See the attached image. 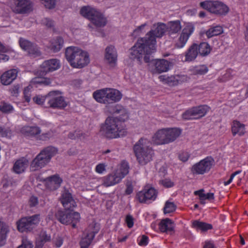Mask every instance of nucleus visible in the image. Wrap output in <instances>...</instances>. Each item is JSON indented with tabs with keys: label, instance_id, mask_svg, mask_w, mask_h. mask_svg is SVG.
I'll list each match as a JSON object with an SVG mask.
<instances>
[{
	"label": "nucleus",
	"instance_id": "f257e3e1",
	"mask_svg": "<svg viewBox=\"0 0 248 248\" xmlns=\"http://www.w3.org/2000/svg\"><path fill=\"white\" fill-rule=\"evenodd\" d=\"M166 31H167V26L165 23L158 22L154 24L152 29L146 34L144 37L138 40L135 45L133 54L140 58L141 55L145 52V46L149 47V50L147 49L146 50L147 53L152 52L155 47L156 38L162 37Z\"/></svg>",
	"mask_w": 248,
	"mask_h": 248
},
{
	"label": "nucleus",
	"instance_id": "f03ea898",
	"mask_svg": "<svg viewBox=\"0 0 248 248\" xmlns=\"http://www.w3.org/2000/svg\"><path fill=\"white\" fill-rule=\"evenodd\" d=\"M150 144L149 140L141 138L133 147L137 160L141 165H145L153 159L155 152Z\"/></svg>",
	"mask_w": 248,
	"mask_h": 248
},
{
	"label": "nucleus",
	"instance_id": "7ed1b4c3",
	"mask_svg": "<svg viewBox=\"0 0 248 248\" xmlns=\"http://www.w3.org/2000/svg\"><path fill=\"white\" fill-rule=\"evenodd\" d=\"M123 121L117 117H108L104 124H102L100 133L108 139H114L123 137L124 129L121 127Z\"/></svg>",
	"mask_w": 248,
	"mask_h": 248
},
{
	"label": "nucleus",
	"instance_id": "20e7f679",
	"mask_svg": "<svg viewBox=\"0 0 248 248\" xmlns=\"http://www.w3.org/2000/svg\"><path fill=\"white\" fill-rule=\"evenodd\" d=\"M65 56L67 61L74 68H81L90 62L88 53L77 46H69L65 49Z\"/></svg>",
	"mask_w": 248,
	"mask_h": 248
},
{
	"label": "nucleus",
	"instance_id": "39448f33",
	"mask_svg": "<svg viewBox=\"0 0 248 248\" xmlns=\"http://www.w3.org/2000/svg\"><path fill=\"white\" fill-rule=\"evenodd\" d=\"M182 132V130L178 127L162 128L155 133L152 137V141L156 145L169 144L178 138Z\"/></svg>",
	"mask_w": 248,
	"mask_h": 248
},
{
	"label": "nucleus",
	"instance_id": "423d86ee",
	"mask_svg": "<svg viewBox=\"0 0 248 248\" xmlns=\"http://www.w3.org/2000/svg\"><path fill=\"white\" fill-rule=\"evenodd\" d=\"M93 97L97 102L108 106L119 102L122 94L116 89L105 88L95 91L93 93Z\"/></svg>",
	"mask_w": 248,
	"mask_h": 248
},
{
	"label": "nucleus",
	"instance_id": "0eeeda50",
	"mask_svg": "<svg viewBox=\"0 0 248 248\" xmlns=\"http://www.w3.org/2000/svg\"><path fill=\"white\" fill-rule=\"evenodd\" d=\"M58 153L57 148L49 146L42 150L31 161L30 169L34 171L45 167Z\"/></svg>",
	"mask_w": 248,
	"mask_h": 248
},
{
	"label": "nucleus",
	"instance_id": "6e6552de",
	"mask_svg": "<svg viewBox=\"0 0 248 248\" xmlns=\"http://www.w3.org/2000/svg\"><path fill=\"white\" fill-rule=\"evenodd\" d=\"M80 14L89 19L96 27H103L107 24V19L103 15L95 9L90 6H84L80 11Z\"/></svg>",
	"mask_w": 248,
	"mask_h": 248
},
{
	"label": "nucleus",
	"instance_id": "1a4fd4ad",
	"mask_svg": "<svg viewBox=\"0 0 248 248\" xmlns=\"http://www.w3.org/2000/svg\"><path fill=\"white\" fill-rule=\"evenodd\" d=\"M73 209L59 210L55 213L56 219L64 225L71 224L73 228H77V224L80 219L78 212H73Z\"/></svg>",
	"mask_w": 248,
	"mask_h": 248
},
{
	"label": "nucleus",
	"instance_id": "9d476101",
	"mask_svg": "<svg viewBox=\"0 0 248 248\" xmlns=\"http://www.w3.org/2000/svg\"><path fill=\"white\" fill-rule=\"evenodd\" d=\"M40 221L39 214L22 217L16 222L17 228L22 232H30L37 227Z\"/></svg>",
	"mask_w": 248,
	"mask_h": 248
},
{
	"label": "nucleus",
	"instance_id": "9b49d317",
	"mask_svg": "<svg viewBox=\"0 0 248 248\" xmlns=\"http://www.w3.org/2000/svg\"><path fill=\"white\" fill-rule=\"evenodd\" d=\"M200 5L203 9L216 15L225 14L229 11V8L222 2L218 1H204L201 2Z\"/></svg>",
	"mask_w": 248,
	"mask_h": 248
},
{
	"label": "nucleus",
	"instance_id": "f8f14e48",
	"mask_svg": "<svg viewBox=\"0 0 248 248\" xmlns=\"http://www.w3.org/2000/svg\"><path fill=\"white\" fill-rule=\"evenodd\" d=\"M59 91H52L46 95V103L49 107L62 108L66 107L67 103Z\"/></svg>",
	"mask_w": 248,
	"mask_h": 248
},
{
	"label": "nucleus",
	"instance_id": "ddd939ff",
	"mask_svg": "<svg viewBox=\"0 0 248 248\" xmlns=\"http://www.w3.org/2000/svg\"><path fill=\"white\" fill-rule=\"evenodd\" d=\"M214 159L211 156H207L194 164L191 169L193 174H203L209 171L214 164Z\"/></svg>",
	"mask_w": 248,
	"mask_h": 248
},
{
	"label": "nucleus",
	"instance_id": "4468645a",
	"mask_svg": "<svg viewBox=\"0 0 248 248\" xmlns=\"http://www.w3.org/2000/svg\"><path fill=\"white\" fill-rule=\"evenodd\" d=\"M209 109L210 108L207 105L192 107L184 112L182 117L185 120L199 119L204 116L209 111Z\"/></svg>",
	"mask_w": 248,
	"mask_h": 248
},
{
	"label": "nucleus",
	"instance_id": "2eb2a0df",
	"mask_svg": "<svg viewBox=\"0 0 248 248\" xmlns=\"http://www.w3.org/2000/svg\"><path fill=\"white\" fill-rule=\"evenodd\" d=\"M157 193L155 189L149 186H146L141 190L137 193L136 198L140 203H145L149 201H155Z\"/></svg>",
	"mask_w": 248,
	"mask_h": 248
},
{
	"label": "nucleus",
	"instance_id": "dca6fc26",
	"mask_svg": "<svg viewBox=\"0 0 248 248\" xmlns=\"http://www.w3.org/2000/svg\"><path fill=\"white\" fill-rule=\"evenodd\" d=\"M60 67V62L56 59L45 61L40 66L39 75L45 76L47 73L58 70Z\"/></svg>",
	"mask_w": 248,
	"mask_h": 248
},
{
	"label": "nucleus",
	"instance_id": "f3484780",
	"mask_svg": "<svg viewBox=\"0 0 248 248\" xmlns=\"http://www.w3.org/2000/svg\"><path fill=\"white\" fill-rule=\"evenodd\" d=\"M32 4L30 0H14L13 11L18 14H25L32 10Z\"/></svg>",
	"mask_w": 248,
	"mask_h": 248
},
{
	"label": "nucleus",
	"instance_id": "a211bd4d",
	"mask_svg": "<svg viewBox=\"0 0 248 248\" xmlns=\"http://www.w3.org/2000/svg\"><path fill=\"white\" fill-rule=\"evenodd\" d=\"M60 201L65 209H73L77 206L76 202L68 189L62 191Z\"/></svg>",
	"mask_w": 248,
	"mask_h": 248
},
{
	"label": "nucleus",
	"instance_id": "6ab92c4d",
	"mask_svg": "<svg viewBox=\"0 0 248 248\" xmlns=\"http://www.w3.org/2000/svg\"><path fill=\"white\" fill-rule=\"evenodd\" d=\"M43 181L45 182L46 189L50 191H54L60 187L62 179L59 174H56L45 178Z\"/></svg>",
	"mask_w": 248,
	"mask_h": 248
},
{
	"label": "nucleus",
	"instance_id": "aec40b11",
	"mask_svg": "<svg viewBox=\"0 0 248 248\" xmlns=\"http://www.w3.org/2000/svg\"><path fill=\"white\" fill-rule=\"evenodd\" d=\"M170 62L164 59L155 61L151 66L150 71L153 74H159L169 70Z\"/></svg>",
	"mask_w": 248,
	"mask_h": 248
},
{
	"label": "nucleus",
	"instance_id": "412c9836",
	"mask_svg": "<svg viewBox=\"0 0 248 248\" xmlns=\"http://www.w3.org/2000/svg\"><path fill=\"white\" fill-rule=\"evenodd\" d=\"M124 176V174L121 172L108 174L102 178V185L105 187H108L118 183Z\"/></svg>",
	"mask_w": 248,
	"mask_h": 248
},
{
	"label": "nucleus",
	"instance_id": "4be33fe9",
	"mask_svg": "<svg viewBox=\"0 0 248 248\" xmlns=\"http://www.w3.org/2000/svg\"><path fill=\"white\" fill-rule=\"evenodd\" d=\"M18 71L12 69L5 72L0 77L1 82L3 85L10 84L17 77Z\"/></svg>",
	"mask_w": 248,
	"mask_h": 248
},
{
	"label": "nucleus",
	"instance_id": "5701e85b",
	"mask_svg": "<svg viewBox=\"0 0 248 248\" xmlns=\"http://www.w3.org/2000/svg\"><path fill=\"white\" fill-rule=\"evenodd\" d=\"M231 132L233 136H243L246 133L245 124L237 120H234L231 124Z\"/></svg>",
	"mask_w": 248,
	"mask_h": 248
},
{
	"label": "nucleus",
	"instance_id": "b1692460",
	"mask_svg": "<svg viewBox=\"0 0 248 248\" xmlns=\"http://www.w3.org/2000/svg\"><path fill=\"white\" fill-rule=\"evenodd\" d=\"M182 29L180 20L171 21L168 23L167 31L169 35L172 37V35L178 33Z\"/></svg>",
	"mask_w": 248,
	"mask_h": 248
},
{
	"label": "nucleus",
	"instance_id": "393cba45",
	"mask_svg": "<svg viewBox=\"0 0 248 248\" xmlns=\"http://www.w3.org/2000/svg\"><path fill=\"white\" fill-rule=\"evenodd\" d=\"M117 54L115 47L109 46L105 50V58L110 64H115L117 61Z\"/></svg>",
	"mask_w": 248,
	"mask_h": 248
},
{
	"label": "nucleus",
	"instance_id": "a878e982",
	"mask_svg": "<svg viewBox=\"0 0 248 248\" xmlns=\"http://www.w3.org/2000/svg\"><path fill=\"white\" fill-rule=\"evenodd\" d=\"M198 45L192 44L185 53V61L191 62L194 60L198 55Z\"/></svg>",
	"mask_w": 248,
	"mask_h": 248
},
{
	"label": "nucleus",
	"instance_id": "bb28decb",
	"mask_svg": "<svg viewBox=\"0 0 248 248\" xmlns=\"http://www.w3.org/2000/svg\"><path fill=\"white\" fill-rule=\"evenodd\" d=\"M21 133L27 137H33L40 134V128L36 126H25L21 130Z\"/></svg>",
	"mask_w": 248,
	"mask_h": 248
},
{
	"label": "nucleus",
	"instance_id": "cd10ccee",
	"mask_svg": "<svg viewBox=\"0 0 248 248\" xmlns=\"http://www.w3.org/2000/svg\"><path fill=\"white\" fill-rule=\"evenodd\" d=\"M191 227L197 231H201L202 232H205L213 229L212 224L198 220H193L192 222Z\"/></svg>",
	"mask_w": 248,
	"mask_h": 248
},
{
	"label": "nucleus",
	"instance_id": "c85d7f7f",
	"mask_svg": "<svg viewBox=\"0 0 248 248\" xmlns=\"http://www.w3.org/2000/svg\"><path fill=\"white\" fill-rule=\"evenodd\" d=\"M159 229L162 232H172L174 228V224L171 219L166 218L162 220L158 224Z\"/></svg>",
	"mask_w": 248,
	"mask_h": 248
},
{
	"label": "nucleus",
	"instance_id": "c756f323",
	"mask_svg": "<svg viewBox=\"0 0 248 248\" xmlns=\"http://www.w3.org/2000/svg\"><path fill=\"white\" fill-rule=\"evenodd\" d=\"M28 161L27 159L22 158L17 160L13 167L14 171L16 173H21L24 172L27 167Z\"/></svg>",
	"mask_w": 248,
	"mask_h": 248
},
{
	"label": "nucleus",
	"instance_id": "7c9ffc66",
	"mask_svg": "<svg viewBox=\"0 0 248 248\" xmlns=\"http://www.w3.org/2000/svg\"><path fill=\"white\" fill-rule=\"evenodd\" d=\"M194 194L199 197L200 202L202 204H205V201L206 200L211 201L214 199V194L213 193H204V190L202 189L195 191Z\"/></svg>",
	"mask_w": 248,
	"mask_h": 248
},
{
	"label": "nucleus",
	"instance_id": "2f4dec72",
	"mask_svg": "<svg viewBox=\"0 0 248 248\" xmlns=\"http://www.w3.org/2000/svg\"><path fill=\"white\" fill-rule=\"evenodd\" d=\"M100 229V224L95 221H93L89 224L85 230V233L89 235H91L92 238H94L95 234L99 232Z\"/></svg>",
	"mask_w": 248,
	"mask_h": 248
},
{
	"label": "nucleus",
	"instance_id": "473e14b6",
	"mask_svg": "<svg viewBox=\"0 0 248 248\" xmlns=\"http://www.w3.org/2000/svg\"><path fill=\"white\" fill-rule=\"evenodd\" d=\"M63 43V38L61 36H58L52 40L50 48L53 52H57L62 47Z\"/></svg>",
	"mask_w": 248,
	"mask_h": 248
},
{
	"label": "nucleus",
	"instance_id": "72a5a7b5",
	"mask_svg": "<svg viewBox=\"0 0 248 248\" xmlns=\"http://www.w3.org/2000/svg\"><path fill=\"white\" fill-rule=\"evenodd\" d=\"M124 109L123 106L119 104H115L113 103L111 105L105 106L104 111L106 113L111 114H119Z\"/></svg>",
	"mask_w": 248,
	"mask_h": 248
},
{
	"label": "nucleus",
	"instance_id": "f704fd0d",
	"mask_svg": "<svg viewBox=\"0 0 248 248\" xmlns=\"http://www.w3.org/2000/svg\"><path fill=\"white\" fill-rule=\"evenodd\" d=\"M211 47L206 42H202L198 45V51L202 56H207L211 51Z\"/></svg>",
	"mask_w": 248,
	"mask_h": 248
},
{
	"label": "nucleus",
	"instance_id": "c9c22d12",
	"mask_svg": "<svg viewBox=\"0 0 248 248\" xmlns=\"http://www.w3.org/2000/svg\"><path fill=\"white\" fill-rule=\"evenodd\" d=\"M223 32V28L220 26L212 27L206 31V35L209 38L221 34Z\"/></svg>",
	"mask_w": 248,
	"mask_h": 248
},
{
	"label": "nucleus",
	"instance_id": "e433bc0d",
	"mask_svg": "<svg viewBox=\"0 0 248 248\" xmlns=\"http://www.w3.org/2000/svg\"><path fill=\"white\" fill-rule=\"evenodd\" d=\"M135 47V46H133V47L131 49V56H132V58H133V59H137L139 61H140L141 59L142 58V57L144 56V61L145 62H149V61H150V58H149V55L154 53L155 50V49L154 50H153V51L151 53H147V49L148 50H149V47L147 46H145V48L144 49V50H145V52H144V53L142 55H141V57H140V58H138V57H137L136 55H134V54H133V50H134V47Z\"/></svg>",
	"mask_w": 248,
	"mask_h": 248
},
{
	"label": "nucleus",
	"instance_id": "4c0bfd02",
	"mask_svg": "<svg viewBox=\"0 0 248 248\" xmlns=\"http://www.w3.org/2000/svg\"><path fill=\"white\" fill-rule=\"evenodd\" d=\"M191 71L194 75H202L207 73L208 69L205 65H200L193 67Z\"/></svg>",
	"mask_w": 248,
	"mask_h": 248
},
{
	"label": "nucleus",
	"instance_id": "58836bf2",
	"mask_svg": "<svg viewBox=\"0 0 248 248\" xmlns=\"http://www.w3.org/2000/svg\"><path fill=\"white\" fill-rule=\"evenodd\" d=\"M94 238H92L91 235H89L84 232L83 236L80 242V246L81 248H88L91 244Z\"/></svg>",
	"mask_w": 248,
	"mask_h": 248
},
{
	"label": "nucleus",
	"instance_id": "ea45409f",
	"mask_svg": "<svg viewBox=\"0 0 248 248\" xmlns=\"http://www.w3.org/2000/svg\"><path fill=\"white\" fill-rule=\"evenodd\" d=\"M194 25L191 23H188L186 24L184 28L182 30L181 34L184 35L189 39L190 35L194 32Z\"/></svg>",
	"mask_w": 248,
	"mask_h": 248
},
{
	"label": "nucleus",
	"instance_id": "a19ab883",
	"mask_svg": "<svg viewBox=\"0 0 248 248\" xmlns=\"http://www.w3.org/2000/svg\"><path fill=\"white\" fill-rule=\"evenodd\" d=\"M135 185L136 182L134 180L127 179L125 184V195L131 194L133 192Z\"/></svg>",
	"mask_w": 248,
	"mask_h": 248
},
{
	"label": "nucleus",
	"instance_id": "79ce46f5",
	"mask_svg": "<svg viewBox=\"0 0 248 248\" xmlns=\"http://www.w3.org/2000/svg\"><path fill=\"white\" fill-rule=\"evenodd\" d=\"M8 50L0 42V62H5L9 60V56L5 54L7 52Z\"/></svg>",
	"mask_w": 248,
	"mask_h": 248
},
{
	"label": "nucleus",
	"instance_id": "37998d69",
	"mask_svg": "<svg viewBox=\"0 0 248 248\" xmlns=\"http://www.w3.org/2000/svg\"><path fill=\"white\" fill-rule=\"evenodd\" d=\"M15 183V180L13 178L8 175H4L3 179L1 181V184L3 188H7L9 186H12Z\"/></svg>",
	"mask_w": 248,
	"mask_h": 248
},
{
	"label": "nucleus",
	"instance_id": "c03bdc74",
	"mask_svg": "<svg viewBox=\"0 0 248 248\" xmlns=\"http://www.w3.org/2000/svg\"><path fill=\"white\" fill-rule=\"evenodd\" d=\"M27 52L29 55L33 57H36L41 55V52L35 44H33L32 45L31 47L28 50Z\"/></svg>",
	"mask_w": 248,
	"mask_h": 248
},
{
	"label": "nucleus",
	"instance_id": "a18cd8bd",
	"mask_svg": "<svg viewBox=\"0 0 248 248\" xmlns=\"http://www.w3.org/2000/svg\"><path fill=\"white\" fill-rule=\"evenodd\" d=\"M19 43L20 47L27 52L30 49V47H31L32 45L34 44L28 40L23 38H20L19 39Z\"/></svg>",
	"mask_w": 248,
	"mask_h": 248
},
{
	"label": "nucleus",
	"instance_id": "49530a36",
	"mask_svg": "<svg viewBox=\"0 0 248 248\" xmlns=\"http://www.w3.org/2000/svg\"><path fill=\"white\" fill-rule=\"evenodd\" d=\"M188 40V37L181 33L180 37L175 44V46L177 48H182L185 46Z\"/></svg>",
	"mask_w": 248,
	"mask_h": 248
},
{
	"label": "nucleus",
	"instance_id": "de8ad7c7",
	"mask_svg": "<svg viewBox=\"0 0 248 248\" xmlns=\"http://www.w3.org/2000/svg\"><path fill=\"white\" fill-rule=\"evenodd\" d=\"M176 209V205L172 202H166L164 207V213L169 214L174 212Z\"/></svg>",
	"mask_w": 248,
	"mask_h": 248
},
{
	"label": "nucleus",
	"instance_id": "09e8293b",
	"mask_svg": "<svg viewBox=\"0 0 248 248\" xmlns=\"http://www.w3.org/2000/svg\"><path fill=\"white\" fill-rule=\"evenodd\" d=\"M13 110V107L9 104L3 103L0 105V110L3 113H11Z\"/></svg>",
	"mask_w": 248,
	"mask_h": 248
},
{
	"label": "nucleus",
	"instance_id": "8fccbe9b",
	"mask_svg": "<svg viewBox=\"0 0 248 248\" xmlns=\"http://www.w3.org/2000/svg\"><path fill=\"white\" fill-rule=\"evenodd\" d=\"M34 83L44 85H48L50 84L51 81L49 79L43 78L41 77H36L33 79Z\"/></svg>",
	"mask_w": 248,
	"mask_h": 248
},
{
	"label": "nucleus",
	"instance_id": "3c124183",
	"mask_svg": "<svg viewBox=\"0 0 248 248\" xmlns=\"http://www.w3.org/2000/svg\"><path fill=\"white\" fill-rule=\"evenodd\" d=\"M11 131L9 128H6L0 126V136L2 137L10 138L11 136Z\"/></svg>",
	"mask_w": 248,
	"mask_h": 248
},
{
	"label": "nucleus",
	"instance_id": "603ef678",
	"mask_svg": "<svg viewBox=\"0 0 248 248\" xmlns=\"http://www.w3.org/2000/svg\"><path fill=\"white\" fill-rule=\"evenodd\" d=\"M39 240L45 243L49 242L51 240L50 235L47 234L46 231L41 232L40 234Z\"/></svg>",
	"mask_w": 248,
	"mask_h": 248
},
{
	"label": "nucleus",
	"instance_id": "864d4df0",
	"mask_svg": "<svg viewBox=\"0 0 248 248\" xmlns=\"http://www.w3.org/2000/svg\"><path fill=\"white\" fill-rule=\"evenodd\" d=\"M42 3L48 9L53 8L55 5V0H40Z\"/></svg>",
	"mask_w": 248,
	"mask_h": 248
},
{
	"label": "nucleus",
	"instance_id": "5fc2aeb1",
	"mask_svg": "<svg viewBox=\"0 0 248 248\" xmlns=\"http://www.w3.org/2000/svg\"><path fill=\"white\" fill-rule=\"evenodd\" d=\"M148 237L146 235H143L138 238V244L140 246H145L148 244Z\"/></svg>",
	"mask_w": 248,
	"mask_h": 248
},
{
	"label": "nucleus",
	"instance_id": "6e6d98bb",
	"mask_svg": "<svg viewBox=\"0 0 248 248\" xmlns=\"http://www.w3.org/2000/svg\"><path fill=\"white\" fill-rule=\"evenodd\" d=\"M41 24L47 28H51L54 26V22L49 18L45 17L41 20Z\"/></svg>",
	"mask_w": 248,
	"mask_h": 248
},
{
	"label": "nucleus",
	"instance_id": "4d7b16f0",
	"mask_svg": "<svg viewBox=\"0 0 248 248\" xmlns=\"http://www.w3.org/2000/svg\"><path fill=\"white\" fill-rule=\"evenodd\" d=\"M175 77L176 80V85L181 84L184 82H186L188 81L189 79V78L186 76L184 75H175Z\"/></svg>",
	"mask_w": 248,
	"mask_h": 248
},
{
	"label": "nucleus",
	"instance_id": "13d9d810",
	"mask_svg": "<svg viewBox=\"0 0 248 248\" xmlns=\"http://www.w3.org/2000/svg\"><path fill=\"white\" fill-rule=\"evenodd\" d=\"M33 101L38 105H43L45 102H46V95L40 96L37 95L33 97Z\"/></svg>",
	"mask_w": 248,
	"mask_h": 248
},
{
	"label": "nucleus",
	"instance_id": "bf43d9fd",
	"mask_svg": "<svg viewBox=\"0 0 248 248\" xmlns=\"http://www.w3.org/2000/svg\"><path fill=\"white\" fill-rule=\"evenodd\" d=\"M83 135V133L79 131H74L70 132L68 134V137L72 140H76L77 138H80Z\"/></svg>",
	"mask_w": 248,
	"mask_h": 248
},
{
	"label": "nucleus",
	"instance_id": "052dcab7",
	"mask_svg": "<svg viewBox=\"0 0 248 248\" xmlns=\"http://www.w3.org/2000/svg\"><path fill=\"white\" fill-rule=\"evenodd\" d=\"M232 70H227L226 73L222 76V78L220 79V80L222 82H225L232 79Z\"/></svg>",
	"mask_w": 248,
	"mask_h": 248
},
{
	"label": "nucleus",
	"instance_id": "680f3d73",
	"mask_svg": "<svg viewBox=\"0 0 248 248\" xmlns=\"http://www.w3.org/2000/svg\"><path fill=\"white\" fill-rule=\"evenodd\" d=\"M241 172H242L241 170H238L235 171L234 172L232 173L231 174L229 179L227 181L224 182V185L227 186V185H229V184H230L232 182L233 179L235 177H236L237 175L240 174L241 173Z\"/></svg>",
	"mask_w": 248,
	"mask_h": 248
},
{
	"label": "nucleus",
	"instance_id": "e2e57ef3",
	"mask_svg": "<svg viewBox=\"0 0 248 248\" xmlns=\"http://www.w3.org/2000/svg\"><path fill=\"white\" fill-rule=\"evenodd\" d=\"M134 221V218L132 216L129 215H127L125 218V222L129 228H131L133 226Z\"/></svg>",
	"mask_w": 248,
	"mask_h": 248
},
{
	"label": "nucleus",
	"instance_id": "0e129e2a",
	"mask_svg": "<svg viewBox=\"0 0 248 248\" xmlns=\"http://www.w3.org/2000/svg\"><path fill=\"white\" fill-rule=\"evenodd\" d=\"M53 136L52 133L51 131H47L45 133H42L39 136V139L42 140H49Z\"/></svg>",
	"mask_w": 248,
	"mask_h": 248
},
{
	"label": "nucleus",
	"instance_id": "69168bd1",
	"mask_svg": "<svg viewBox=\"0 0 248 248\" xmlns=\"http://www.w3.org/2000/svg\"><path fill=\"white\" fill-rule=\"evenodd\" d=\"M23 93L25 101L27 102H29L31 100L30 86H28L24 89Z\"/></svg>",
	"mask_w": 248,
	"mask_h": 248
},
{
	"label": "nucleus",
	"instance_id": "338daca9",
	"mask_svg": "<svg viewBox=\"0 0 248 248\" xmlns=\"http://www.w3.org/2000/svg\"><path fill=\"white\" fill-rule=\"evenodd\" d=\"M161 184L166 187H171L174 186V183L169 179H165L161 181Z\"/></svg>",
	"mask_w": 248,
	"mask_h": 248
},
{
	"label": "nucleus",
	"instance_id": "774afa93",
	"mask_svg": "<svg viewBox=\"0 0 248 248\" xmlns=\"http://www.w3.org/2000/svg\"><path fill=\"white\" fill-rule=\"evenodd\" d=\"M33 245L30 241H23L22 244L17 248H32Z\"/></svg>",
	"mask_w": 248,
	"mask_h": 248
}]
</instances>
